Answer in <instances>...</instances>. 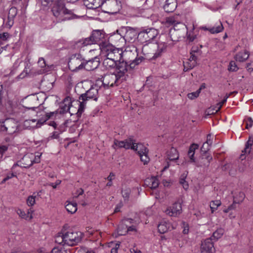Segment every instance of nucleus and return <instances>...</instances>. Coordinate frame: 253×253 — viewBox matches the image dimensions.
<instances>
[{
  "label": "nucleus",
  "instance_id": "nucleus-15",
  "mask_svg": "<svg viewBox=\"0 0 253 253\" xmlns=\"http://www.w3.org/2000/svg\"><path fill=\"white\" fill-rule=\"evenodd\" d=\"M123 79L119 78L116 74H111L105 75L103 78L102 84L105 88L118 85L123 82Z\"/></svg>",
  "mask_w": 253,
  "mask_h": 253
},
{
  "label": "nucleus",
  "instance_id": "nucleus-31",
  "mask_svg": "<svg viewBox=\"0 0 253 253\" xmlns=\"http://www.w3.org/2000/svg\"><path fill=\"white\" fill-rule=\"evenodd\" d=\"M233 200L235 201L239 204H241L245 198V194L241 191H238L233 193Z\"/></svg>",
  "mask_w": 253,
  "mask_h": 253
},
{
  "label": "nucleus",
  "instance_id": "nucleus-61",
  "mask_svg": "<svg viewBox=\"0 0 253 253\" xmlns=\"http://www.w3.org/2000/svg\"><path fill=\"white\" fill-rule=\"evenodd\" d=\"M9 38V34L7 32L0 34V40L3 41H6Z\"/></svg>",
  "mask_w": 253,
  "mask_h": 253
},
{
  "label": "nucleus",
  "instance_id": "nucleus-24",
  "mask_svg": "<svg viewBox=\"0 0 253 253\" xmlns=\"http://www.w3.org/2000/svg\"><path fill=\"white\" fill-rule=\"evenodd\" d=\"M177 3L176 0H166L163 7L166 12H172L176 8Z\"/></svg>",
  "mask_w": 253,
  "mask_h": 253
},
{
  "label": "nucleus",
  "instance_id": "nucleus-59",
  "mask_svg": "<svg viewBox=\"0 0 253 253\" xmlns=\"http://www.w3.org/2000/svg\"><path fill=\"white\" fill-rule=\"evenodd\" d=\"M182 227L183 228L182 232L184 234H187L189 232V226L185 222H182Z\"/></svg>",
  "mask_w": 253,
  "mask_h": 253
},
{
  "label": "nucleus",
  "instance_id": "nucleus-64",
  "mask_svg": "<svg viewBox=\"0 0 253 253\" xmlns=\"http://www.w3.org/2000/svg\"><path fill=\"white\" fill-rule=\"evenodd\" d=\"M42 5L47 6L50 2L53 0H38Z\"/></svg>",
  "mask_w": 253,
  "mask_h": 253
},
{
  "label": "nucleus",
  "instance_id": "nucleus-32",
  "mask_svg": "<svg viewBox=\"0 0 253 253\" xmlns=\"http://www.w3.org/2000/svg\"><path fill=\"white\" fill-rule=\"evenodd\" d=\"M223 30V26L221 22L216 23L214 26L211 28H210L209 32L211 34H217L222 32Z\"/></svg>",
  "mask_w": 253,
  "mask_h": 253
},
{
  "label": "nucleus",
  "instance_id": "nucleus-45",
  "mask_svg": "<svg viewBox=\"0 0 253 253\" xmlns=\"http://www.w3.org/2000/svg\"><path fill=\"white\" fill-rule=\"evenodd\" d=\"M17 14V9L15 7H11L8 11V16L10 18H14Z\"/></svg>",
  "mask_w": 253,
  "mask_h": 253
},
{
  "label": "nucleus",
  "instance_id": "nucleus-2",
  "mask_svg": "<svg viewBox=\"0 0 253 253\" xmlns=\"http://www.w3.org/2000/svg\"><path fill=\"white\" fill-rule=\"evenodd\" d=\"M105 37V34L103 31L94 30L89 37L80 40L76 43L78 47L80 45H83L84 46L92 44H98L102 49L108 44Z\"/></svg>",
  "mask_w": 253,
  "mask_h": 253
},
{
  "label": "nucleus",
  "instance_id": "nucleus-18",
  "mask_svg": "<svg viewBox=\"0 0 253 253\" xmlns=\"http://www.w3.org/2000/svg\"><path fill=\"white\" fill-rule=\"evenodd\" d=\"M214 241L211 237L205 239L202 242L201 246V253H213L215 248L213 246Z\"/></svg>",
  "mask_w": 253,
  "mask_h": 253
},
{
  "label": "nucleus",
  "instance_id": "nucleus-48",
  "mask_svg": "<svg viewBox=\"0 0 253 253\" xmlns=\"http://www.w3.org/2000/svg\"><path fill=\"white\" fill-rule=\"evenodd\" d=\"M61 133V131H54L53 132L51 133L50 134V135L49 136L48 139H58L59 138V135Z\"/></svg>",
  "mask_w": 253,
  "mask_h": 253
},
{
  "label": "nucleus",
  "instance_id": "nucleus-5",
  "mask_svg": "<svg viewBox=\"0 0 253 253\" xmlns=\"http://www.w3.org/2000/svg\"><path fill=\"white\" fill-rule=\"evenodd\" d=\"M85 59L80 53H73L69 58L68 67L74 72H77L83 69Z\"/></svg>",
  "mask_w": 253,
  "mask_h": 253
},
{
  "label": "nucleus",
  "instance_id": "nucleus-6",
  "mask_svg": "<svg viewBox=\"0 0 253 253\" xmlns=\"http://www.w3.org/2000/svg\"><path fill=\"white\" fill-rule=\"evenodd\" d=\"M41 156V154H40L39 153H37V155L34 153H27L19 162V164L14 165L12 168L15 169L18 166L25 168H29L34 163H39Z\"/></svg>",
  "mask_w": 253,
  "mask_h": 253
},
{
  "label": "nucleus",
  "instance_id": "nucleus-34",
  "mask_svg": "<svg viewBox=\"0 0 253 253\" xmlns=\"http://www.w3.org/2000/svg\"><path fill=\"white\" fill-rule=\"evenodd\" d=\"M38 100V98L36 96H33L27 99V101L29 102H32V104L30 106H25L26 109L29 110L32 109L34 110L35 109H37L38 107V104H35V103Z\"/></svg>",
  "mask_w": 253,
  "mask_h": 253
},
{
  "label": "nucleus",
  "instance_id": "nucleus-60",
  "mask_svg": "<svg viewBox=\"0 0 253 253\" xmlns=\"http://www.w3.org/2000/svg\"><path fill=\"white\" fill-rule=\"evenodd\" d=\"M179 182L185 190H187L188 188V184L187 182L185 181L184 178H181Z\"/></svg>",
  "mask_w": 253,
  "mask_h": 253
},
{
  "label": "nucleus",
  "instance_id": "nucleus-40",
  "mask_svg": "<svg viewBox=\"0 0 253 253\" xmlns=\"http://www.w3.org/2000/svg\"><path fill=\"white\" fill-rule=\"evenodd\" d=\"M17 213L21 218L26 220H30L32 218V214L29 211H28L27 213H25L24 211L18 209L17 211Z\"/></svg>",
  "mask_w": 253,
  "mask_h": 253
},
{
  "label": "nucleus",
  "instance_id": "nucleus-54",
  "mask_svg": "<svg viewBox=\"0 0 253 253\" xmlns=\"http://www.w3.org/2000/svg\"><path fill=\"white\" fill-rule=\"evenodd\" d=\"M84 191L82 188H79L73 194L74 198H78L79 196L84 194Z\"/></svg>",
  "mask_w": 253,
  "mask_h": 253
},
{
  "label": "nucleus",
  "instance_id": "nucleus-28",
  "mask_svg": "<svg viewBox=\"0 0 253 253\" xmlns=\"http://www.w3.org/2000/svg\"><path fill=\"white\" fill-rule=\"evenodd\" d=\"M249 57V53L248 51H244V52H239L235 56V59L236 61L240 62H244Z\"/></svg>",
  "mask_w": 253,
  "mask_h": 253
},
{
  "label": "nucleus",
  "instance_id": "nucleus-29",
  "mask_svg": "<svg viewBox=\"0 0 253 253\" xmlns=\"http://www.w3.org/2000/svg\"><path fill=\"white\" fill-rule=\"evenodd\" d=\"M86 1L89 2V3L87 4L90 8H96L103 5L104 0H86Z\"/></svg>",
  "mask_w": 253,
  "mask_h": 253
},
{
  "label": "nucleus",
  "instance_id": "nucleus-57",
  "mask_svg": "<svg viewBox=\"0 0 253 253\" xmlns=\"http://www.w3.org/2000/svg\"><path fill=\"white\" fill-rule=\"evenodd\" d=\"M226 101L227 100H226V99H224L221 102H219L216 104V105L215 107V112H217L220 110L223 104H224L226 102Z\"/></svg>",
  "mask_w": 253,
  "mask_h": 253
},
{
  "label": "nucleus",
  "instance_id": "nucleus-37",
  "mask_svg": "<svg viewBox=\"0 0 253 253\" xmlns=\"http://www.w3.org/2000/svg\"><path fill=\"white\" fill-rule=\"evenodd\" d=\"M198 145L193 143L192 144L189 149L188 152V155L189 157V158L191 160L194 161V156L195 154V150L196 149H197L198 148Z\"/></svg>",
  "mask_w": 253,
  "mask_h": 253
},
{
  "label": "nucleus",
  "instance_id": "nucleus-20",
  "mask_svg": "<svg viewBox=\"0 0 253 253\" xmlns=\"http://www.w3.org/2000/svg\"><path fill=\"white\" fill-rule=\"evenodd\" d=\"M182 212V207L180 203L175 202L165 211L167 214L170 216L176 217Z\"/></svg>",
  "mask_w": 253,
  "mask_h": 253
},
{
  "label": "nucleus",
  "instance_id": "nucleus-26",
  "mask_svg": "<svg viewBox=\"0 0 253 253\" xmlns=\"http://www.w3.org/2000/svg\"><path fill=\"white\" fill-rule=\"evenodd\" d=\"M253 145V137L252 136H250L248 141L247 142L245 146V148L244 151H242V153H244V154H242L240 155V159L243 161L245 158V153H250L251 149V146Z\"/></svg>",
  "mask_w": 253,
  "mask_h": 253
},
{
  "label": "nucleus",
  "instance_id": "nucleus-47",
  "mask_svg": "<svg viewBox=\"0 0 253 253\" xmlns=\"http://www.w3.org/2000/svg\"><path fill=\"white\" fill-rule=\"evenodd\" d=\"M201 88H200L199 89H198L197 91L195 92L188 93L187 95L188 97L191 100L196 98L198 96H199V94L201 92Z\"/></svg>",
  "mask_w": 253,
  "mask_h": 253
},
{
  "label": "nucleus",
  "instance_id": "nucleus-25",
  "mask_svg": "<svg viewBox=\"0 0 253 253\" xmlns=\"http://www.w3.org/2000/svg\"><path fill=\"white\" fill-rule=\"evenodd\" d=\"M131 149L137 152L138 155L148 154V152L147 148L141 143H136L134 145L132 146Z\"/></svg>",
  "mask_w": 253,
  "mask_h": 253
},
{
  "label": "nucleus",
  "instance_id": "nucleus-22",
  "mask_svg": "<svg viewBox=\"0 0 253 253\" xmlns=\"http://www.w3.org/2000/svg\"><path fill=\"white\" fill-rule=\"evenodd\" d=\"M212 160V157L208 154H202V155L198 159L197 162V165L198 167L203 168V169H205L209 167L210 163Z\"/></svg>",
  "mask_w": 253,
  "mask_h": 253
},
{
  "label": "nucleus",
  "instance_id": "nucleus-12",
  "mask_svg": "<svg viewBox=\"0 0 253 253\" xmlns=\"http://www.w3.org/2000/svg\"><path fill=\"white\" fill-rule=\"evenodd\" d=\"M1 130L8 134H12L19 131V124L13 119H6L1 126Z\"/></svg>",
  "mask_w": 253,
  "mask_h": 253
},
{
  "label": "nucleus",
  "instance_id": "nucleus-1",
  "mask_svg": "<svg viewBox=\"0 0 253 253\" xmlns=\"http://www.w3.org/2000/svg\"><path fill=\"white\" fill-rule=\"evenodd\" d=\"M178 16H170L167 18L168 24L173 25L174 27L169 30V38L172 42H177L179 39L184 36L186 26L178 19Z\"/></svg>",
  "mask_w": 253,
  "mask_h": 253
},
{
  "label": "nucleus",
  "instance_id": "nucleus-62",
  "mask_svg": "<svg viewBox=\"0 0 253 253\" xmlns=\"http://www.w3.org/2000/svg\"><path fill=\"white\" fill-rule=\"evenodd\" d=\"M38 64L41 68H43L46 66L45 61L43 58L41 57L39 58Z\"/></svg>",
  "mask_w": 253,
  "mask_h": 253
},
{
  "label": "nucleus",
  "instance_id": "nucleus-33",
  "mask_svg": "<svg viewBox=\"0 0 253 253\" xmlns=\"http://www.w3.org/2000/svg\"><path fill=\"white\" fill-rule=\"evenodd\" d=\"M247 167L250 168V169L253 168V156L251 155L248 157L247 160V165L245 167H241V166L239 167V172H243L245 171V170L247 168Z\"/></svg>",
  "mask_w": 253,
  "mask_h": 253
},
{
  "label": "nucleus",
  "instance_id": "nucleus-44",
  "mask_svg": "<svg viewBox=\"0 0 253 253\" xmlns=\"http://www.w3.org/2000/svg\"><path fill=\"white\" fill-rule=\"evenodd\" d=\"M120 243H114L111 242L109 243V247H112L111 250V253H118V249L120 247Z\"/></svg>",
  "mask_w": 253,
  "mask_h": 253
},
{
  "label": "nucleus",
  "instance_id": "nucleus-50",
  "mask_svg": "<svg viewBox=\"0 0 253 253\" xmlns=\"http://www.w3.org/2000/svg\"><path fill=\"white\" fill-rule=\"evenodd\" d=\"M141 161L143 162L144 165L147 164L150 161V159L148 157L147 154H144L139 155Z\"/></svg>",
  "mask_w": 253,
  "mask_h": 253
},
{
  "label": "nucleus",
  "instance_id": "nucleus-36",
  "mask_svg": "<svg viewBox=\"0 0 253 253\" xmlns=\"http://www.w3.org/2000/svg\"><path fill=\"white\" fill-rule=\"evenodd\" d=\"M169 228V224L165 222H161L158 226V231L161 234H164L167 232Z\"/></svg>",
  "mask_w": 253,
  "mask_h": 253
},
{
  "label": "nucleus",
  "instance_id": "nucleus-7",
  "mask_svg": "<svg viewBox=\"0 0 253 253\" xmlns=\"http://www.w3.org/2000/svg\"><path fill=\"white\" fill-rule=\"evenodd\" d=\"M121 54L122 58L129 63L133 62L134 60L142 58L141 63L145 60L143 56L138 57L137 48L133 45H130L126 47L124 51L121 50Z\"/></svg>",
  "mask_w": 253,
  "mask_h": 253
},
{
  "label": "nucleus",
  "instance_id": "nucleus-13",
  "mask_svg": "<svg viewBox=\"0 0 253 253\" xmlns=\"http://www.w3.org/2000/svg\"><path fill=\"white\" fill-rule=\"evenodd\" d=\"M158 31L154 28H149L140 31L138 34V39L143 43L149 42L158 35Z\"/></svg>",
  "mask_w": 253,
  "mask_h": 253
},
{
  "label": "nucleus",
  "instance_id": "nucleus-3",
  "mask_svg": "<svg viewBox=\"0 0 253 253\" xmlns=\"http://www.w3.org/2000/svg\"><path fill=\"white\" fill-rule=\"evenodd\" d=\"M98 87L96 85L91 87L84 93H83L79 97V106L76 113L78 117H80L84 111L86 105L88 101L92 100L97 101L98 98Z\"/></svg>",
  "mask_w": 253,
  "mask_h": 253
},
{
  "label": "nucleus",
  "instance_id": "nucleus-10",
  "mask_svg": "<svg viewBox=\"0 0 253 253\" xmlns=\"http://www.w3.org/2000/svg\"><path fill=\"white\" fill-rule=\"evenodd\" d=\"M101 50L104 56L110 59L118 62L119 59L122 58L121 54V50L119 48H116L107 44Z\"/></svg>",
  "mask_w": 253,
  "mask_h": 253
},
{
  "label": "nucleus",
  "instance_id": "nucleus-21",
  "mask_svg": "<svg viewBox=\"0 0 253 253\" xmlns=\"http://www.w3.org/2000/svg\"><path fill=\"white\" fill-rule=\"evenodd\" d=\"M169 40L167 39V42H159L157 44H153V46H157V49L154 53L153 56L152 57V59H156L157 58L161 57L162 54L166 51L167 45L168 44Z\"/></svg>",
  "mask_w": 253,
  "mask_h": 253
},
{
  "label": "nucleus",
  "instance_id": "nucleus-41",
  "mask_svg": "<svg viewBox=\"0 0 253 253\" xmlns=\"http://www.w3.org/2000/svg\"><path fill=\"white\" fill-rule=\"evenodd\" d=\"M77 204L76 203H68L66 205V209L67 211L71 213H75L77 210Z\"/></svg>",
  "mask_w": 253,
  "mask_h": 253
},
{
  "label": "nucleus",
  "instance_id": "nucleus-55",
  "mask_svg": "<svg viewBox=\"0 0 253 253\" xmlns=\"http://www.w3.org/2000/svg\"><path fill=\"white\" fill-rule=\"evenodd\" d=\"M210 146L209 144L204 143L201 148V151L203 152V154H208L207 152L210 150Z\"/></svg>",
  "mask_w": 253,
  "mask_h": 253
},
{
  "label": "nucleus",
  "instance_id": "nucleus-63",
  "mask_svg": "<svg viewBox=\"0 0 253 253\" xmlns=\"http://www.w3.org/2000/svg\"><path fill=\"white\" fill-rule=\"evenodd\" d=\"M115 175H109L107 179L109 181L106 184L107 186H111L112 185V180L115 178Z\"/></svg>",
  "mask_w": 253,
  "mask_h": 253
},
{
  "label": "nucleus",
  "instance_id": "nucleus-38",
  "mask_svg": "<svg viewBox=\"0 0 253 253\" xmlns=\"http://www.w3.org/2000/svg\"><path fill=\"white\" fill-rule=\"evenodd\" d=\"M55 242L58 244H62L65 245V239H64V235L63 232L59 233L55 237Z\"/></svg>",
  "mask_w": 253,
  "mask_h": 253
},
{
  "label": "nucleus",
  "instance_id": "nucleus-35",
  "mask_svg": "<svg viewBox=\"0 0 253 253\" xmlns=\"http://www.w3.org/2000/svg\"><path fill=\"white\" fill-rule=\"evenodd\" d=\"M224 233V230L223 228H218L213 233L211 237L213 239V241H216L223 236Z\"/></svg>",
  "mask_w": 253,
  "mask_h": 253
},
{
  "label": "nucleus",
  "instance_id": "nucleus-51",
  "mask_svg": "<svg viewBox=\"0 0 253 253\" xmlns=\"http://www.w3.org/2000/svg\"><path fill=\"white\" fill-rule=\"evenodd\" d=\"M122 195L125 200L128 199L129 194L130 193V190L129 189H124L122 191Z\"/></svg>",
  "mask_w": 253,
  "mask_h": 253
},
{
  "label": "nucleus",
  "instance_id": "nucleus-43",
  "mask_svg": "<svg viewBox=\"0 0 253 253\" xmlns=\"http://www.w3.org/2000/svg\"><path fill=\"white\" fill-rule=\"evenodd\" d=\"M70 102H69L68 104H64L63 105L60 106L59 109H58V112L59 114H64L69 111L70 108Z\"/></svg>",
  "mask_w": 253,
  "mask_h": 253
},
{
  "label": "nucleus",
  "instance_id": "nucleus-11",
  "mask_svg": "<svg viewBox=\"0 0 253 253\" xmlns=\"http://www.w3.org/2000/svg\"><path fill=\"white\" fill-rule=\"evenodd\" d=\"M202 47L203 46L202 45H200V48L196 45L192 46L190 51L191 56L189 59V61L186 63H184V64H188V67L186 70L191 69L196 66L197 61L202 53V51L201 49ZM184 66L185 69L186 68L185 65H184Z\"/></svg>",
  "mask_w": 253,
  "mask_h": 253
},
{
  "label": "nucleus",
  "instance_id": "nucleus-58",
  "mask_svg": "<svg viewBox=\"0 0 253 253\" xmlns=\"http://www.w3.org/2000/svg\"><path fill=\"white\" fill-rule=\"evenodd\" d=\"M14 19L10 18L9 17H7V21L6 22L5 25L8 28H11L14 24Z\"/></svg>",
  "mask_w": 253,
  "mask_h": 253
},
{
  "label": "nucleus",
  "instance_id": "nucleus-30",
  "mask_svg": "<svg viewBox=\"0 0 253 253\" xmlns=\"http://www.w3.org/2000/svg\"><path fill=\"white\" fill-rule=\"evenodd\" d=\"M116 61L109 59L108 58L105 57L103 62V66L107 69H110L114 68L117 65Z\"/></svg>",
  "mask_w": 253,
  "mask_h": 253
},
{
  "label": "nucleus",
  "instance_id": "nucleus-52",
  "mask_svg": "<svg viewBox=\"0 0 253 253\" xmlns=\"http://www.w3.org/2000/svg\"><path fill=\"white\" fill-rule=\"evenodd\" d=\"M245 121L246 122V128L247 129H249L253 126V120L251 117H248L246 120H245Z\"/></svg>",
  "mask_w": 253,
  "mask_h": 253
},
{
  "label": "nucleus",
  "instance_id": "nucleus-14",
  "mask_svg": "<svg viewBox=\"0 0 253 253\" xmlns=\"http://www.w3.org/2000/svg\"><path fill=\"white\" fill-rule=\"evenodd\" d=\"M120 4L118 0H104L103 5L104 12L111 14H116L120 10Z\"/></svg>",
  "mask_w": 253,
  "mask_h": 253
},
{
  "label": "nucleus",
  "instance_id": "nucleus-16",
  "mask_svg": "<svg viewBox=\"0 0 253 253\" xmlns=\"http://www.w3.org/2000/svg\"><path fill=\"white\" fill-rule=\"evenodd\" d=\"M135 144V140L132 137L128 138L123 141H119L115 139L112 147L114 149H116V147H117L119 148H124L126 149H131L132 146L134 145Z\"/></svg>",
  "mask_w": 253,
  "mask_h": 253
},
{
  "label": "nucleus",
  "instance_id": "nucleus-23",
  "mask_svg": "<svg viewBox=\"0 0 253 253\" xmlns=\"http://www.w3.org/2000/svg\"><path fill=\"white\" fill-rule=\"evenodd\" d=\"M99 65L96 58L89 60H84L83 69L86 71H92L96 69Z\"/></svg>",
  "mask_w": 253,
  "mask_h": 253
},
{
  "label": "nucleus",
  "instance_id": "nucleus-8",
  "mask_svg": "<svg viewBox=\"0 0 253 253\" xmlns=\"http://www.w3.org/2000/svg\"><path fill=\"white\" fill-rule=\"evenodd\" d=\"M64 1L63 0H56L52 8V11L54 16L62 20H63L61 19L63 16L66 14L72 15V11L65 8Z\"/></svg>",
  "mask_w": 253,
  "mask_h": 253
},
{
  "label": "nucleus",
  "instance_id": "nucleus-27",
  "mask_svg": "<svg viewBox=\"0 0 253 253\" xmlns=\"http://www.w3.org/2000/svg\"><path fill=\"white\" fill-rule=\"evenodd\" d=\"M167 157L170 161L177 160L179 158V155L177 150L173 147L171 148L168 152Z\"/></svg>",
  "mask_w": 253,
  "mask_h": 253
},
{
  "label": "nucleus",
  "instance_id": "nucleus-56",
  "mask_svg": "<svg viewBox=\"0 0 253 253\" xmlns=\"http://www.w3.org/2000/svg\"><path fill=\"white\" fill-rule=\"evenodd\" d=\"M27 203L29 206H32L35 203V197L33 196H29L27 200Z\"/></svg>",
  "mask_w": 253,
  "mask_h": 253
},
{
  "label": "nucleus",
  "instance_id": "nucleus-46",
  "mask_svg": "<svg viewBox=\"0 0 253 253\" xmlns=\"http://www.w3.org/2000/svg\"><path fill=\"white\" fill-rule=\"evenodd\" d=\"M220 205L221 202L219 200L212 201V202L210 204V207L212 212H213L214 211L216 210L218 207Z\"/></svg>",
  "mask_w": 253,
  "mask_h": 253
},
{
  "label": "nucleus",
  "instance_id": "nucleus-53",
  "mask_svg": "<svg viewBox=\"0 0 253 253\" xmlns=\"http://www.w3.org/2000/svg\"><path fill=\"white\" fill-rule=\"evenodd\" d=\"M51 253H67V251L62 248L54 247L51 251Z\"/></svg>",
  "mask_w": 253,
  "mask_h": 253
},
{
  "label": "nucleus",
  "instance_id": "nucleus-39",
  "mask_svg": "<svg viewBox=\"0 0 253 253\" xmlns=\"http://www.w3.org/2000/svg\"><path fill=\"white\" fill-rule=\"evenodd\" d=\"M158 176L159 175H157L156 176H152L150 178H148L149 182L151 183V188H156L158 186L159 184Z\"/></svg>",
  "mask_w": 253,
  "mask_h": 253
},
{
  "label": "nucleus",
  "instance_id": "nucleus-17",
  "mask_svg": "<svg viewBox=\"0 0 253 253\" xmlns=\"http://www.w3.org/2000/svg\"><path fill=\"white\" fill-rule=\"evenodd\" d=\"M37 116L40 117L37 123V126L40 127L47 120L52 118L54 115H56L58 112V110L53 112L47 113L44 111H37Z\"/></svg>",
  "mask_w": 253,
  "mask_h": 253
},
{
  "label": "nucleus",
  "instance_id": "nucleus-4",
  "mask_svg": "<svg viewBox=\"0 0 253 253\" xmlns=\"http://www.w3.org/2000/svg\"><path fill=\"white\" fill-rule=\"evenodd\" d=\"M142 58H139L134 60L133 62L129 63L123 58L119 60L117 62L116 68L117 71L116 73L119 78L123 79L125 74L128 71H131L133 70L136 66L138 65L141 63V60Z\"/></svg>",
  "mask_w": 253,
  "mask_h": 253
},
{
  "label": "nucleus",
  "instance_id": "nucleus-9",
  "mask_svg": "<svg viewBox=\"0 0 253 253\" xmlns=\"http://www.w3.org/2000/svg\"><path fill=\"white\" fill-rule=\"evenodd\" d=\"M65 239V244L68 246H73L76 245L82 240V234L80 232L69 230L63 232Z\"/></svg>",
  "mask_w": 253,
  "mask_h": 253
},
{
  "label": "nucleus",
  "instance_id": "nucleus-42",
  "mask_svg": "<svg viewBox=\"0 0 253 253\" xmlns=\"http://www.w3.org/2000/svg\"><path fill=\"white\" fill-rule=\"evenodd\" d=\"M125 229L126 230L125 231L126 232H128L129 231H133L135 230V227L134 226H130L129 227H127L126 225H124L123 223L120 224L118 226V230L119 232H121L122 229Z\"/></svg>",
  "mask_w": 253,
  "mask_h": 253
},
{
  "label": "nucleus",
  "instance_id": "nucleus-49",
  "mask_svg": "<svg viewBox=\"0 0 253 253\" xmlns=\"http://www.w3.org/2000/svg\"><path fill=\"white\" fill-rule=\"evenodd\" d=\"M238 67H237L235 61H231L229 65L228 70L230 71L236 72L238 70Z\"/></svg>",
  "mask_w": 253,
  "mask_h": 253
},
{
  "label": "nucleus",
  "instance_id": "nucleus-19",
  "mask_svg": "<svg viewBox=\"0 0 253 253\" xmlns=\"http://www.w3.org/2000/svg\"><path fill=\"white\" fill-rule=\"evenodd\" d=\"M126 34L124 36L121 35L120 34L115 35V37H118L119 35L121 37V39L125 40L126 41H128L129 42L134 41L136 37L138 38L137 32L133 28L130 27H126Z\"/></svg>",
  "mask_w": 253,
  "mask_h": 253
}]
</instances>
